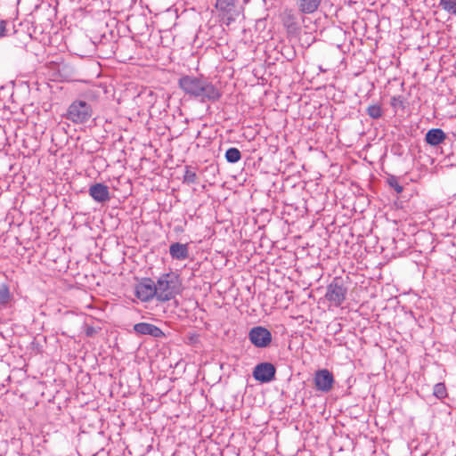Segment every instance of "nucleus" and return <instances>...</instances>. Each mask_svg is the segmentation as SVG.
Returning a JSON list of instances; mask_svg holds the SVG:
<instances>
[{
	"mask_svg": "<svg viewBox=\"0 0 456 456\" xmlns=\"http://www.w3.org/2000/svg\"><path fill=\"white\" fill-rule=\"evenodd\" d=\"M178 86L184 94L202 103L216 102L222 97L220 89L203 77L183 75L178 79Z\"/></svg>",
	"mask_w": 456,
	"mask_h": 456,
	"instance_id": "f257e3e1",
	"label": "nucleus"
},
{
	"mask_svg": "<svg viewBox=\"0 0 456 456\" xmlns=\"http://www.w3.org/2000/svg\"><path fill=\"white\" fill-rule=\"evenodd\" d=\"M156 288L157 300L160 302H167L175 298L176 295L181 293L182 281L177 273L169 272L167 273H163L158 279Z\"/></svg>",
	"mask_w": 456,
	"mask_h": 456,
	"instance_id": "f03ea898",
	"label": "nucleus"
},
{
	"mask_svg": "<svg viewBox=\"0 0 456 456\" xmlns=\"http://www.w3.org/2000/svg\"><path fill=\"white\" fill-rule=\"evenodd\" d=\"M93 116L92 106L84 100H75L69 106L65 118L75 124H84Z\"/></svg>",
	"mask_w": 456,
	"mask_h": 456,
	"instance_id": "7ed1b4c3",
	"label": "nucleus"
},
{
	"mask_svg": "<svg viewBox=\"0 0 456 456\" xmlns=\"http://www.w3.org/2000/svg\"><path fill=\"white\" fill-rule=\"evenodd\" d=\"M347 288L340 277H335L328 285L325 298L335 306H340L346 300Z\"/></svg>",
	"mask_w": 456,
	"mask_h": 456,
	"instance_id": "20e7f679",
	"label": "nucleus"
},
{
	"mask_svg": "<svg viewBox=\"0 0 456 456\" xmlns=\"http://www.w3.org/2000/svg\"><path fill=\"white\" fill-rule=\"evenodd\" d=\"M248 339L256 347L266 348L271 345L273 336L265 327L256 326L249 330Z\"/></svg>",
	"mask_w": 456,
	"mask_h": 456,
	"instance_id": "39448f33",
	"label": "nucleus"
},
{
	"mask_svg": "<svg viewBox=\"0 0 456 456\" xmlns=\"http://www.w3.org/2000/svg\"><path fill=\"white\" fill-rule=\"evenodd\" d=\"M135 295L142 302L157 298L156 282L151 278L142 279L135 287Z\"/></svg>",
	"mask_w": 456,
	"mask_h": 456,
	"instance_id": "423d86ee",
	"label": "nucleus"
},
{
	"mask_svg": "<svg viewBox=\"0 0 456 456\" xmlns=\"http://www.w3.org/2000/svg\"><path fill=\"white\" fill-rule=\"evenodd\" d=\"M314 381L316 389L324 393L330 392L335 382L333 374L327 369L317 370Z\"/></svg>",
	"mask_w": 456,
	"mask_h": 456,
	"instance_id": "0eeeda50",
	"label": "nucleus"
},
{
	"mask_svg": "<svg viewBox=\"0 0 456 456\" xmlns=\"http://www.w3.org/2000/svg\"><path fill=\"white\" fill-rule=\"evenodd\" d=\"M276 373L274 365L271 362H261L257 364L253 370V377L256 380L262 383L272 381Z\"/></svg>",
	"mask_w": 456,
	"mask_h": 456,
	"instance_id": "6e6552de",
	"label": "nucleus"
},
{
	"mask_svg": "<svg viewBox=\"0 0 456 456\" xmlns=\"http://www.w3.org/2000/svg\"><path fill=\"white\" fill-rule=\"evenodd\" d=\"M89 195L99 203H104L110 200L109 187L102 183H96L89 187Z\"/></svg>",
	"mask_w": 456,
	"mask_h": 456,
	"instance_id": "1a4fd4ad",
	"label": "nucleus"
},
{
	"mask_svg": "<svg viewBox=\"0 0 456 456\" xmlns=\"http://www.w3.org/2000/svg\"><path fill=\"white\" fill-rule=\"evenodd\" d=\"M133 329L137 335H149L155 338H161L166 336L160 328L148 322L136 323Z\"/></svg>",
	"mask_w": 456,
	"mask_h": 456,
	"instance_id": "9d476101",
	"label": "nucleus"
},
{
	"mask_svg": "<svg viewBox=\"0 0 456 456\" xmlns=\"http://www.w3.org/2000/svg\"><path fill=\"white\" fill-rule=\"evenodd\" d=\"M216 7L223 13V19H226L228 22L233 20L235 12L234 0H216Z\"/></svg>",
	"mask_w": 456,
	"mask_h": 456,
	"instance_id": "9b49d317",
	"label": "nucleus"
},
{
	"mask_svg": "<svg viewBox=\"0 0 456 456\" xmlns=\"http://www.w3.org/2000/svg\"><path fill=\"white\" fill-rule=\"evenodd\" d=\"M169 254L173 259L185 260L189 257L188 244L180 242L172 243L169 247Z\"/></svg>",
	"mask_w": 456,
	"mask_h": 456,
	"instance_id": "f8f14e48",
	"label": "nucleus"
},
{
	"mask_svg": "<svg viewBox=\"0 0 456 456\" xmlns=\"http://www.w3.org/2000/svg\"><path fill=\"white\" fill-rule=\"evenodd\" d=\"M446 139V134L440 128H432L428 131L425 141L431 146H436Z\"/></svg>",
	"mask_w": 456,
	"mask_h": 456,
	"instance_id": "ddd939ff",
	"label": "nucleus"
},
{
	"mask_svg": "<svg viewBox=\"0 0 456 456\" xmlns=\"http://www.w3.org/2000/svg\"><path fill=\"white\" fill-rule=\"evenodd\" d=\"M322 0H296L297 6L300 12L311 14L318 10Z\"/></svg>",
	"mask_w": 456,
	"mask_h": 456,
	"instance_id": "4468645a",
	"label": "nucleus"
},
{
	"mask_svg": "<svg viewBox=\"0 0 456 456\" xmlns=\"http://www.w3.org/2000/svg\"><path fill=\"white\" fill-rule=\"evenodd\" d=\"M282 23L289 32H295L298 28L297 18L292 11L284 12Z\"/></svg>",
	"mask_w": 456,
	"mask_h": 456,
	"instance_id": "2eb2a0df",
	"label": "nucleus"
},
{
	"mask_svg": "<svg viewBox=\"0 0 456 456\" xmlns=\"http://www.w3.org/2000/svg\"><path fill=\"white\" fill-rule=\"evenodd\" d=\"M12 299V294L6 284H0V307H5Z\"/></svg>",
	"mask_w": 456,
	"mask_h": 456,
	"instance_id": "dca6fc26",
	"label": "nucleus"
},
{
	"mask_svg": "<svg viewBox=\"0 0 456 456\" xmlns=\"http://www.w3.org/2000/svg\"><path fill=\"white\" fill-rule=\"evenodd\" d=\"M240 159L241 153L237 148H229L225 152V159L229 163H237Z\"/></svg>",
	"mask_w": 456,
	"mask_h": 456,
	"instance_id": "f3484780",
	"label": "nucleus"
},
{
	"mask_svg": "<svg viewBox=\"0 0 456 456\" xmlns=\"http://www.w3.org/2000/svg\"><path fill=\"white\" fill-rule=\"evenodd\" d=\"M439 6L451 15H456V0H440Z\"/></svg>",
	"mask_w": 456,
	"mask_h": 456,
	"instance_id": "a211bd4d",
	"label": "nucleus"
},
{
	"mask_svg": "<svg viewBox=\"0 0 456 456\" xmlns=\"http://www.w3.org/2000/svg\"><path fill=\"white\" fill-rule=\"evenodd\" d=\"M366 113L371 118L378 119V118L382 117L383 110H382V108H381V106L379 104H373V105H370L367 108Z\"/></svg>",
	"mask_w": 456,
	"mask_h": 456,
	"instance_id": "6ab92c4d",
	"label": "nucleus"
},
{
	"mask_svg": "<svg viewBox=\"0 0 456 456\" xmlns=\"http://www.w3.org/2000/svg\"><path fill=\"white\" fill-rule=\"evenodd\" d=\"M183 183L188 184H194L198 183V175L189 167H186V170L183 175Z\"/></svg>",
	"mask_w": 456,
	"mask_h": 456,
	"instance_id": "aec40b11",
	"label": "nucleus"
},
{
	"mask_svg": "<svg viewBox=\"0 0 456 456\" xmlns=\"http://www.w3.org/2000/svg\"><path fill=\"white\" fill-rule=\"evenodd\" d=\"M433 395L438 399H444L447 396V389L444 383H437L434 386Z\"/></svg>",
	"mask_w": 456,
	"mask_h": 456,
	"instance_id": "412c9836",
	"label": "nucleus"
},
{
	"mask_svg": "<svg viewBox=\"0 0 456 456\" xmlns=\"http://www.w3.org/2000/svg\"><path fill=\"white\" fill-rule=\"evenodd\" d=\"M387 183L397 193H401L403 191V187L399 183L398 178L395 175H390L389 177H387Z\"/></svg>",
	"mask_w": 456,
	"mask_h": 456,
	"instance_id": "4be33fe9",
	"label": "nucleus"
},
{
	"mask_svg": "<svg viewBox=\"0 0 456 456\" xmlns=\"http://www.w3.org/2000/svg\"><path fill=\"white\" fill-rule=\"evenodd\" d=\"M99 330H100V328H95L94 326L87 325V324L85 325V329H84V331H85V334L86 335V337H90V338L94 337L95 334H97Z\"/></svg>",
	"mask_w": 456,
	"mask_h": 456,
	"instance_id": "5701e85b",
	"label": "nucleus"
},
{
	"mask_svg": "<svg viewBox=\"0 0 456 456\" xmlns=\"http://www.w3.org/2000/svg\"><path fill=\"white\" fill-rule=\"evenodd\" d=\"M7 24L8 21L4 20H0V37H4L7 34Z\"/></svg>",
	"mask_w": 456,
	"mask_h": 456,
	"instance_id": "b1692460",
	"label": "nucleus"
},
{
	"mask_svg": "<svg viewBox=\"0 0 456 456\" xmlns=\"http://www.w3.org/2000/svg\"><path fill=\"white\" fill-rule=\"evenodd\" d=\"M391 105L393 107H396L397 105H403V101L401 100V97H393L391 101Z\"/></svg>",
	"mask_w": 456,
	"mask_h": 456,
	"instance_id": "393cba45",
	"label": "nucleus"
}]
</instances>
